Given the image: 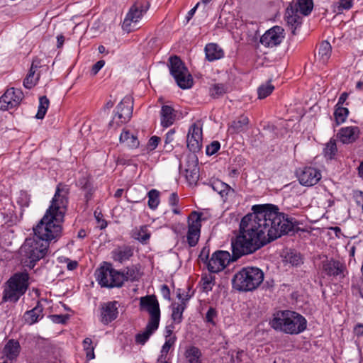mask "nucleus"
<instances>
[{"label":"nucleus","mask_w":363,"mask_h":363,"mask_svg":"<svg viewBox=\"0 0 363 363\" xmlns=\"http://www.w3.org/2000/svg\"><path fill=\"white\" fill-rule=\"evenodd\" d=\"M252 211L241 220L240 234L231 240L232 250H259L294 228L292 222L271 205H255Z\"/></svg>","instance_id":"obj_1"},{"label":"nucleus","mask_w":363,"mask_h":363,"mask_svg":"<svg viewBox=\"0 0 363 363\" xmlns=\"http://www.w3.org/2000/svg\"><path fill=\"white\" fill-rule=\"evenodd\" d=\"M69 194L67 186L60 184L39 223L33 228L34 235L26 239L21 250H48L49 242L57 239L62 233V223L67 211Z\"/></svg>","instance_id":"obj_2"},{"label":"nucleus","mask_w":363,"mask_h":363,"mask_svg":"<svg viewBox=\"0 0 363 363\" xmlns=\"http://www.w3.org/2000/svg\"><path fill=\"white\" fill-rule=\"evenodd\" d=\"M269 323L274 330L290 335L301 333L307 326V320L303 315L291 311L276 313Z\"/></svg>","instance_id":"obj_3"},{"label":"nucleus","mask_w":363,"mask_h":363,"mask_svg":"<svg viewBox=\"0 0 363 363\" xmlns=\"http://www.w3.org/2000/svg\"><path fill=\"white\" fill-rule=\"evenodd\" d=\"M254 252L232 251L231 255L228 251H215L208 259L209 251H201L199 257L206 263L209 272L216 273L222 271L230 262H235L241 257Z\"/></svg>","instance_id":"obj_4"},{"label":"nucleus","mask_w":363,"mask_h":363,"mask_svg":"<svg viewBox=\"0 0 363 363\" xmlns=\"http://www.w3.org/2000/svg\"><path fill=\"white\" fill-rule=\"evenodd\" d=\"M264 273L257 267H244L232 279L233 288L238 291H252L263 281Z\"/></svg>","instance_id":"obj_5"},{"label":"nucleus","mask_w":363,"mask_h":363,"mask_svg":"<svg viewBox=\"0 0 363 363\" xmlns=\"http://www.w3.org/2000/svg\"><path fill=\"white\" fill-rule=\"evenodd\" d=\"M28 272H17L5 283L3 291V301L16 303L25 294L29 286Z\"/></svg>","instance_id":"obj_6"},{"label":"nucleus","mask_w":363,"mask_h":363,"mask_svg":"<svg viewBox=\"0 0 363 363\" xmlns=\"http://www.w3.org/2000/svg\"><path fill=\"white\" fill-rule=\"evenodd\" d=\"M133 279L132 275L125 276V273L116 270L107 262H104L96 271V281L102 287H121L125 281Z\"/></svg>","instance_id":"obj_7"},{"label":"nucleus","mask_w":363,"mask_h":363,"mask_svg":"<svg viewBox=\"0 0 363 363\" xmlns=\"http://www.w3.org/2000/svg\"><path fill=\"white\" fill-rule=\"evenodd\" d=\"M169 68L171 74L180 88L185 89L192 86L193 79L191 75L179 57L172 56L169 57Z\"/></svg>","instance_id":"obj_8"},{"label":"nucleus","mask_w":363,"mask_h":363,"mask_svg":"<svg viewBox=\"0 0 363 363\" xmlns=\"http://www.w3.org/2000/svg\"><path fill=\"white\" fill-rule=\"evenodd\" d=\"M140 310L150 315L148 322L151 325L160 324V309L159 302L155 295H147L140 298Z\"/></svg>","instance_id":"obj_9"},{"label":"nucleus","mask_w":363,"mask_h":363,"mask_svg":"<svg viewBox=\"0 0 363 363\" xmlns=\"http://www.w3.org/2000/svg\"><path fill=\"white\" fill-rule=\"evenodd\" d=\"M147 10V6L142 4H135L132 6L123 21V29L128 32L136 29L138 22L142 19Z\"/></svg>","instance_id":"obj_10"},{"label":"nucleus","mask_w":363,"mask_h":363,"mask_svg":"<svg viewBox=\"0 0 363 363\" xmlns=\"http://www.w3.org/2000/svg\"><path fill=\"white\" fill-rule=\"evenodd\" d=\"M23 94L21 89L10 88L0 97V109L8 111L17 107L22 99Z\"/></svg>","instance_id":"obj_11"},{"label":"nucleus","mask_w":363,"mask_h":363,"mask_svg":"<svg viewBox=\"0 0 363 363\" xmlns=\"http://www.w3.org/2000/svg\"><path fill=\"white\" fill-rule=\"evenodd\" d=\"M202 127L199 122L193 123L189 129L186 143L191 152H199L202 146Z\"/></svg>","instance_id":"obj_12"},{"label":"nucleus","mask_w":363,"mask_h":363,"mask_svg":"<svg viewBox=\"0 0 363 363\" xmlns=\"http://www.w3.org/2000/svg\"><path fill=\"white\" fill-rule=\"evenodd\" d=\"M120 303L116 301L102 303L99 307V320L108 325L118 318Z\"/></svg>","instance_id":"obj_13"},{"label":"nucleus","mask_w":363,"mask_h":363,"mask_svg":"<svg viewBox=\"0 0 363 363\" xmlns=\"http://www.w3.org/2000/svg\"><path fill=\"white\" fill-rule=\"evenodd\" d=\"M284 30L281 26H274L267 30L260 38V43L266 48L279 45L284 38Z\"/></svg>","instance_id":"obj_14"},{"label":"nucleus","mask_w":363,"mask_h":363,"mask_svg":"<svg viewBox=\"0 0 363 363\" xmlns=\"http://www.w3.org/2000/svg\"><path fill=\"white\" fill-rule=\"evenodd\" d=\"M187 241L189 247H194L199 239L201 233V216L196 212H192L188 220Z\"/></svg>","instance_id":"obj_15"},{"label":"nucleus","mask_w":363,"mask_h":363,"mask_svg":"<svg viewBox=\"0 0 363 363\" xmlns=\"http://www.w3.org/2000/svg\"><path fill=\"white\" fill-rule=\"evenodd\" d=\"M323 270L328 276L342 278L345 277L346 266L338 260L333 259L328 260L325 257V260L323 261Z\"/></svg>","instance_id":"obj_16"},{"label":"nucleus","mask_w":363,"mask_h":363,"mask_svg":"<svg viewBox=\"0 0 363 363\" xmlns=\"http://www.w3.org/2000/svg\"><path fill=\"white\" fill-rule=\"evenodd\" d=\"M301 184L311 186L316 184L321 179L320 172L313 167H305L298 174Z\"/></svg>","instance_id":"obj_17"},{"label":"nucleus","mask_w":363,"mask_h":363,"mask_svg":"<svg viewBox=\"0 0 363 363\" xmlns=\"http://www.w3.org/2000/svg\"><path fill=\"white\" fill-rule=\"evenodd\" d=\"M299 13H300L297 12L293 6H289L286 10L285 21L289 29L293 35L296 34V29H298L302 23V18Z\"/></svg>","instance_id":"obj_18"},{"label":"nucleus","mask_w":363,"mask_h":363,"mask_svg":"<svg viewBox=\"0 0 363 363\" xmlns=\"http://www.w3.org/2000/svg\"><path fill=\"white\" fill-rule=\"evenodd\" d=\"M359 135V129L357 126L343 127L340 129L337 137L344 144L354 143Z\"/></svg>","instance_id":"obj_19"},{"label":"nucleus","mask_w":363,"mask_h":363,"mask_svg":"<svg viewBox=\"0 0 363 363\" xmlns=\"http://www.w3.org/2000/svg\"><path fill=\"white\" fill-rule=\"evenodd\" d=\"M196 162L197 160L194 157L188 167L185 169L186 179L191 185L196 184L199 179V168Z\"/></svg>","instance_id":"obj_20"},{"label":"nucleus","mask_w":363,"mask_h":363,"mask_svg":"<svg viewBox=\"0 0 363 363\" xmlns=\"http://www.w3.org/2000/svg\"><path fill=\"white\" fill-rule=\"evenodd\" d=\"M43 317V308L38 303L33 309L26 311L23 315L24 320L26 323L33 325L37 323Z\"/></svg>","instance_id":"obj_21"},{"label":"nucleus","mask_w":363,"mask_h":363,"mask_svg":"<svg viewBox=\"0 0 363 363\" xmlns=\"http://www.w3.org/2000/svg\"><path fill=\"white\" fill-rule=\"evenodd\" d=\"M161 125L167 128L172 125L176 118L174 110L169 106H162L161 109Z\"/></svg>","instance_id":"obj_22"},{"label":"nucleus","mask_w":363,"mask_h":363,"mask_svg":"<svg viewBox=\"0 0 363 363\" xmlns=\"http://www.w3.org/2000/svg\"><path fill=\"white\" fill-rule=\"evenodd\" d=\"M206 59L210 61L219 60L223 57V50L216 43H208L205 47Z\"/></svg>","instance_id":"obj_23"},{"label":"nucleus","mask_w":363,"mask_h":363,"mask_svg":"<svg viewBox=\"0 0 363 363\" xmlns=\"http://www.w3.org/2000/svg\"><path fill=\"white\" fill-rule=\"evenodd\" d=\"M293 6L297 12L303 16L309 15L313 8V0H296L290 5Z\"/></svg>","instance_id":"obj_24"},{"label":"nucleus","mask_w":363,"mask_h":363,"mask_svg":"<svg viewBox=\"0 0 363 363\" xmlns=\"http://www.w3.org/2000/svg\"><path fill=\"white\" fill-rule=\"evenodd\" d=\"M20 350L19 342L14 340H9L4 349V354L9 360L16 359L20 353Z\"/></svg>","instance_id":"obj_25"},{"label":"nucleus","mask_w":363,"mask_h":363,"mask_svg":"<svg viewBox=\"0 0 363 363\" xmlns=\"http://www.w3.org/2000/svg\"><path fill=\"white\" fill-rule=\"evenodd\" d=\"M120 142L129 148H137L139 146V140L136 135L129 130H123L120 135Z\"/></svg>","instance_id":"obj_26"},{"label":"nucleus","mask_w":363,"mask_h":363,"mask_svg":"<svg viewBox=\"0 0 363 363\" xmlns=\"http://www.w3.org/2000/svg\"><path fill=\"white\" fill-rule=\"evenodd\" d=\"M184 357L188 363H203L201 351L195 346L188 347L184 352Z\"/></svg>","instance_id":"obj_27"},{"label":"nucleus","mask_w":363,"mask_h":363,"mask_svg":"<svg viewBox=\"0 0 363 363\" xmlns=\"http://www.w3.org/2000/svg\"><path fill=\"white\" fill-rule=\"evenodd\" d=\"M158 324L151 325V323L147 322L145 330L135 336V342L140 345L145 343L149 340L150 337L157 330Z\"/></svg>","instance_id":"obj_28"},{"label":"nucleus","mask_w":363,"mask_h":363,"mask_svg":"<svg viewBox=\"0 0 363 363\" xmlns=\"http://www.w3.org/2000/svg\"><path fill=\"white\" fill-rule=\"evenodd\" d=\"M186 307V300L184 299H182L179 303L172 304V319L174 323L179 324L182 321V314Z\"/></svg>","instance_id":"obj_29"},{"label":"nucleus","mask_w":363,"mask_h":363,"mask_svg":"<svg viewBox=\"0 0 363 363\" xmlns=\"http://www.w3.org/2000/svg\"><path fill=\"white\" fill-rule=\"evenodd\" d=\"M332 47L328 41L320 43L318 49V60L323 64L326 63L331 56Z\"/></svg>","instance_id":"obj_30"},{"label":"nucleus","mask_w":363,"mask_h":363,"mask_svg":"<svg viewBox=\"0 0 363 363\" xmlns=\"http://www.w3.org/2000/svg\"><path fill=\"white\" fill-rule=\"evenodd\" d=\"M46 252L47 251H25V255L28 257V259L26 260L24 263L29 268H33L36 262L45 256Z\"/></svg>","instance_id":"obj_31"},{"label":"nucleus","mask_w":363,"mask_h":363,"mask_svg":"<svg viewBox=\"0 0 363 363\" xmlns=\"http://www.w3.org/2000/svg\"><path fill=\"white\" fill-rule=\"evenodd\" d=\"M281 256L283 261L292 265H298L302 263V257L298 251H283Z\"/></svg>","instance_id":"obj_32"},{"label":"nucleus","mask_w":363,"mask_h":363,"mask_svg":"<svg viewBox=\"0 0 363 363\" xmlns=\"http://www.w3.org/2000/svg\"><path fill=\"white\" fill-rule=\"evenodd\" d=\"M130 119L129 111L123 113L116 110L112 120L109 123V125L113 128H117L122 124L127 123Z\"/></svg>","instance_id":"obj_33"},{"label":"nucleus","mask_w":363,"mask_h":363,"mask_svg":"<svg viewBox=\"0 0 363 363\" xmlns=\"http://www.w3.org/2000/svg\"><path fill=\"white\" fill-rule=\"evenodd\" d=\"M213 189L218 192L222 197L228 196L230 192L234 190L227 184L220 180H216L212 183Z\"/></svg>","instance_id":"obj_34"},{"label":"nucleus","mask_w":363,"mask_h":363,"mask_svg":"<svg viewBox=\"0 0 363 363\" xmlns=\"http://www.w3.org/2000/svg\"><path fill=\"white\" fill-rule=\"evenodd\" d=\"M150 235L146 225L140 226L133 231V237L142 243L146 242L150 239Z\"/></svg>","instance_id":"obj_35"},{"label":"nucleus","mask_w":363,"mask_h":363,"mask_svg":"<svg viewBox=\"0 0 363 363\" xmlns=\"http://www.w3.org/2000/svg\"><path fill=\"white\" fill-rule=\"evenodd\" d=\"M133 102L132 98L129 96H126L121 100V101L117 106L116 110L123 113H126V111H129L130 118L133 113Z\"/></svg>","instance_id":"obj_36"},{"label":"nucleus","mask_w":363,"mask_h":363,"mask_svg":"<svg viewBox=\"0 0 363 363\" xmlns=\"http://www.w3.org/2000/svg\"><path fill=\"white\" fill-rule=\"evenodd\" d=\"M49 104V99L45 96L40 97L38 110L35 116L36 118L43 119L45 117Z\"/></svg>","instance_id":"obj_37"},{"label":"nucleus","mask_w":363,"mask_h":363,"mask_svg":"<svg viewBox=\"0 0 363 363\" xmlns=\"http://www.w3.org/2000/svg\"><path fill=\"white\" fill-rule=\"evenodd\" d=\"M337 151L336 142L335 140L330 139L326 144L323 150L324 156L329 160L334 158Z\"/></svg>","instance_id":"obj_38"},{"label":"nucleus","mask_w":363,"mask_h":363,"mask_svg":"<svg viewBox=\"0 0 363 363\" xmlns=\"http://www.w3.org/2000/svg\"><path fill=\"white\" fill-rule=\"evenodd\" d=\"M83 349L86 352V357L87 360H91L95 358L94 354V348L95 346L93 345V342L91 338L86 337L82 342Z\"/></svg>","instance_id":"obj_39"},{"label":"nucleus","mask_w":363,"mask_h":363,"mask_svg":"<svg viewBox=\"0 0 363 363\" xmlns=\"http://www.w3.org/2000/svg\"><path fill=\"white\" fill-rule=\"evenodd\" d=\"M147 196L149 208L152 210L156 209L160 203V192L156 189H152L148 192Z\"/></svg>","instance_id":"obj_40"},{"label":"nucleus","mask_w":363,"mask_h":363,"mask_svg":"<svg viewBox=\"0 0 363 363\" xmlns=\"http://www.w3.org/2000/svg\"><path fill=\"white\" fill-rule=\"evenodd\" d=\"M248 123V118L242 116L237 121H235L231 123L230 128L233 129L235 132H240L246 128Z\"/></svg>","instance_id":"obj_41"},{"label":"nucleus","mask_w":363,"mask_h":363,"mask_svg":"<svg viewBox=\"0 0 363 363\" xmlns=\"http://www.w3.org/2000/svg\"><path fill=\"white\" fill-rule=\"evenodd\" d=\"M133 256V251H113L112 258L121 264L128 261Z\"/></svg>","instance_id":"obj_42"},{"label":"nucleus","mask_w":363,"mask_h":363,"mask_svg":"<svg viewBox=\"0 0 363 363\" xmlns=\"http://www.w3.org/2000/svg\"><path fill=\"white\" fill-rule=\"evenodd\" d=\"M336 107L337 108H335L334 116L337 123L340 124L345 121L348 116L349 111L347 108L342 106Z\"/></svg>","instance_id":"obj_43"},{"label":"nucleus","mask_w":363,"mask_h":363,"mask_svg":"<svg viewBox=\"0 0 363 363\" xmlns=\"http://www.w3.org/2000/svg\"><path fill=\"white\" fill-rule=\"evenodd\" d=\"M35 71L30 69V71L26 77V78L23 81V85L27 89H31L34 86L39 79V75L37 74L35 77Z\"/></svg>","instance_id":"obj_44"},{"label":"nucleus","mask_w":363,"mask_h":363,"mask_svg":"<svg viewBox=\"0 0 363 363\" xmlns=\"http://www.w3.org/2000/svg\"><path fill=\"white\" fill-rule=\"evenodd\" d=\"M274 89V86L269 82L260 86L257 90L258 98L260 99L266 98L272 93Z\"/></svg>","instance_id":"obj_45"},{"label":"nucleus","mask_w":363,"mask_h":363,"mask_svg":"<svg viewBox=\"0 0 363 363\" xmlns=\"http://www.w3.org/2000/svg\"><path fill=\"white\" fill-rule=\"evenodd\" d=\"M214 277L211 274L203 276L201 280L203 290L206 292L211 291L214 286Z\"/></svg>","instance_id":"obj_46"},{"label":"nucleus","mask_w":363,"mask_h":363,"mask_svg":"<svg viewBox=\"0 0 363 363\" xmlns=\"http://www.w3.org/2000/svg\"><path fill=\"white\" fill-rule=\"evenodd\" d=\"M227 91V87L223 84H215L210 89V94L214 98H218Z\"/></svg>","instance_id":"obj_47"},{"label":"nucleus","mask_w":363,"mask_h":363,"mask_svg":"<svg viewBox=\"0 0 363 363\" xmlns=\"http://www.w3.org/2000/svg\"><path fill=\"white\" fill-rule=\"evenodd\" d=\"M174 342V340H172V338H169L168 340H166L165 342L164 343V345L162 347V349L160 351V354L158 357V358H160V359H164V358L167 359V354H168L170 348L173 345Z\"/></svg>","instance_id":"obj_48"},{"label":"nucleus","mask_w":363,"mask_h":363,"mask_svg":"<svg viewBox=\"0 0 363 363\" xmlns=\"http://www.w3.org/2000/svg\"><path fill=\"white\" fill-rule=\"evenodd\" d=\"M353 6L352 0H339L337 6V11L342 13L344 10H349Z\"/></svg>","instance_id":"obj_49"},{"label":"nucleus","mask_w":363,"mask_h":363,"mask_svg":"<svg viewBox=\"0 0 363 363\" xmlns=\"http://www.w3.org/2000/svg\"><path fill=\"white\" fill-rule=\"evenodd\" d=\"M220 145L218 141H213L210 145L206 147V154L208 155H213L216 153L220 149Z\"/></svg>","instance_id":"obj_50"},{"label":"nucleus","mask_w":363,"mask_h":363,"mask_svg":"<svg viewBox=\"0 0 363 363\" xmlns=\"http://www.w3.org/2000/svg\"><path fill=\"white\" fill-rule=\"evenodd\" d=\"M178 202H179V198H178L177 194L174 192L172 193L169 198V203L170 206L174 207L172 208V211L174 214L179 213V211L178 210L177 208L175 207L177 205Z\"/></svg>","instance_id":"obj_51"},{"label":"nucleus","mask_w":363,"mask_h":363,"mask_svg":"<svg viewBox=\"0 0 363 363\" xmlns=\"http://www.w3.org/2000/svg\"><path fill=\"white\" fill-rule=\"evenodd\" d=\"M60 262L67 263V268L68 270H74L78 266V262L75 260H70L69 258L61 257H59Z\"/></svg>","instance_id":"obj_52"},{"label":"nucleus","mask_w":363,"mask_h":363,"mask_svg":"<svg viewBox=\"0 0 363 363\" xmlns=\"http://www.w3.org/2000/svg\"><path fill=\"white\" fill-rule=\"evenodd\" d=\"M160 141V138L159 137H157V136L151 137L147 143L148 148L150 150H155L157 147Z\"/></svg>","instance_id":"obj_53"},{"label":"nucleus","mask_w":363,"mask_h":363,"mask_svg":"<svg viewBox=\"0 0 363 363\" xmlns=\"http://www.w3.org/2000/svg\"><path fill=\"white\" fill-rule=\"evenodd\" d=\"M104 65H105L104 60H99L98 62H96L92 66L91 71V74L93 75H96L101 70V69L104 66Z\"/></svg>","instance_id":"obj_54"},{"label":"nucleus","mask_w":363,"mask_h":363,"mask_svg":"<svg viewBox=\"0 0 363 363\" xmlns=\"http://www.w3.org/2000/svg\"><path fill=\"white\" fill-rule=\"evenodd\" d=\"M217 315V312L213 308H210L206 315V319L207 322L213 323V319Z\"/></svg>","instance_id":"obj_55"},{"label":"nucleus","mask_w":363,"mask_h":363,"mask_svg":"<svg viewBox=\"0 0 363 363\" xmlns=\"http://www.w3.org/2000/svg\"><path fill=\"white\" fill-rule=\"evenodd\" d=\"M161 294L164 299H170V290L167 285L164 284L161 286Z\"/></svg>","instance_id":"obj_56"},{"label":"nucleus","mask_w":363,"mask_h":363,"mask_svg":"<svg viewBox=\"0 0 363 363\" xmlns=\"http://www.w3.org/2000/svg\"><path fill=\"white\" fill-rule=\"evenodd\" d=\"M174 135V131L173 130H170L167 132L165 136V144H169L173 141Z\"/></svg>","instance_id":"obj_57"},{"label":"nucleus","mask_w":363,"mask_h":363,"mask_svg":"<svg viewBox=\"0 0 363 363\" xmlns=\"http://www.w3.org/2000/svg\"><path fill=\"white\" fill-rule=\"evenodd\" d=\"M52 320L57 323H64L66 321V317L62 315H52Z\"/></svg>","instance_id":"obj_58"},{"label":"nucleus","mask_w":363,"mask_h":363,"mask_svg":"<svg viewBox=\"0 0 363 363\" xmlns=\"http://www.w3.org/2000/svg\"><path fill=\"white\" fill-rule=\"evenodd\" d=\"M347 97H348V94H347V93H346V92H343V93L340 95V98H339V99H338V102H337V104L336 106H342V104L345 102V101L347 100Z\"/></svg>","instance_id":"obj_59"},{"label":"nucleus","mask_w":363,"mask_h":363,"mask_svg":"<svg viewBox=\"0 0 363 363\" xmlns=\"http://www.w3.org/2000/svg\"><path fill=\"white\" fill-rule=\"evenodd\" d=\"M174 330V325L173 323L166 326V328H165L166 337L171 336Z\"/></svg>","instance_id":"obj_60"},{"label":"nucleus","mask_w":363,"mask_h":363,"mask_svg":"<svg viewBox=\"0 0 363 363\" xmlns=\"http://www.w3.org/2000/svg\"><path fill=\"white\" fill-rule=\"evenodd\" d=\"M199 5H200V3H198L193 9H191L188 12L187 16L186 17L187 21H189L192 18V16H194V14L196 12V9L198 8V6H199Z\"/></svg>","instance_id":"obj_61"},{"label":"nucleus","mask_w":363,"mask_h":363,"mask_svg":"<svg viewBox=\"0 0 363 363\" xmlns=\"http://www.w3.org/2000/svg\"><path fill=\"white\" fill-rule=\"evenodd\" d=\"M40 67V61L38 59H34L32 62L30 69L33 70H36Z\"/></svg>","instance_id":"obj_62"},{"label":"nucleus","mask_w":363,"mask_h":363,"mask_svg":"<svg viewBox=\"0 0 363 363\" xmlns=\"http://www.w3.org/2000/svg\"><path fill=\"white\" fill-rule=\"evenodd\" d=\"M57 47L58 48H60L64 44L65 37L62 35H58L57 36Z\"/></svg>","instance_id":"obj_63"},{"label":"nucleus","mask_w":363,"mask_h":363,"mask_svg":"<svg viewBox=\"0 0 363 363\" xmlns=\"http://www.w3.org/2000/svg\"><path fill=\"white\" fill-rule=\"evenodd\" d=\"M354 332L357 335H363V325L362 324H358L354 328Z\"/></svg>","instance_id":"obj_64"}]
</instances>
